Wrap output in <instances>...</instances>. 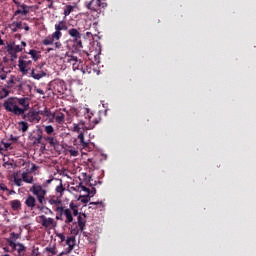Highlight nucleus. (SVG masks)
Returning <instances> with one entry per match:
<instances>
[{
	"label": "nucleus",
	"mask_w": 256,
	"mask_h": 256,
	"mask_svg": "<svg viewBox=\"0 0 256 256\" xmlns=\"http://www.w3.org/2000/svg\"><path fill=\"white\" fill-rule=\"evenodd\" d=\"M68 27L64 20H60L58 24H55V32L51 35L47 36L43 41L42 44L44 46H51L55 41H59L62 37L61 31H67Z\"/></svg>",
	"instance_id": "nucleus-1"
},
{
	"label": "nucleus",
	"mask_w": 256,
	"mask_h": 256,
	"mask_svg": "<svg viewBox=\"0 0 256 256\" xmlns=\"http://www.w3.org/2000/svg\"><path fill=\"white\" fill-rule=\"evenodd\" d=\"M75 112H76V116H77V117H84L85 119H87V120L89 121V123H90L89 126H88V127L85 126V128H86L87 130L93 129L94 126H95L96 124H98V121L92 120L93 114L90 113V110H89V109H87V108H85V107H81V108H79V109H76Z\"/></svg>",
	"instance_id": "nucleus-2"
},
{
	"label": "nucleus",
	"mask_w": 256,
	"mask_h": 256,
	"mask_svg": "<svg viewBox=\"0 0 256 256\" xmlns=\"http://www.w3.org/2000/svg\"><path fill=\"white\" fill-rule=\"evenodd\" d=\"M4 108L8 112H12L14 115L19 116L25 114V110L19 108L15 98H10L4 102Z\"/></svg>",
	"instance_id": "nucleus-3"
},
{
	"label": "nucleus",
	"mask_w": 256,
	"mask_h": 256,
	"mask_svg": "<svg viewBox=\"0 0 256 256\" xmlns=\"http://www.w3.org/2000/svg\"><path fill=\"white\" fill-rule=\"evenodd\" d=\"M30 192L33 193V195L36 196L38 202L41 204V205H45L47 204V201L45 200V196L47 195V190L43 189V186L41 185H33L31 188H30Z\"/></svg>",
	"instance_id": "nucleus-4"
},
{
	"label": "nucleus",
	"mask_w": 256,
	"mask_h": 256,
	"mask_svg": "<svg viewBox=\"0 0 256 256\" xmlns=\"http://www.w3.org/2000/svg\"><path fill=\"white\" fill-rule=\"evenodd\" d=\"M64 63L72 66L73 70H83V62L78 60L77 57L66 55L64 57Z\"/></svg>",
	"instance_id": "nucleus-5"
},
{
	"label": "nucleus",
	"mask_w": 256,
	"mask_h": 256,
	"mask_svg": "<svg viewBox=\"0 0 256 256\" xmlns=\"http://www.w3.org/2000/svg\"><path fill=\"white\" fill-rule=\"evenodd\" d=\"M22 115V118L27 122L36 124L39 123V121H41V116H39V112L37 111H30L27 114L24 113Z\"/></svg>",
	"instance_id": "nucleus-6"
},
{
	"label": "nucleus",
	"mask_w": 256,
	"mask_h": 256,
	"mask_svg": "<svg viewBox=\"0 0 256 256\" xmlns=\"http://www.w3.org/2000/svg\"><path fill=\"white\" fill-rule=\"evenodd\" d=\"M56 211L59 212L61 216L62 215L65 216L66 219L64 220V222L66 224H70V223L73 222V214H72L70 209L64 208V207L61 206V207H57Z\"/></svg>",
	"instance_id": "nucleus-7"
},
{
	"label": "nucleus",
	"mask_w": 256,
	"mask_h": 256,
	"mask_svg": "<svg viewBox=\"0 0 256 256\" xmlns=\"http://www.w3.org/2000/svg\"><path fill=\"white\" fill-rule=\"evenodd\" d=\"M6 51L9 55H11V60L13 61L17 59V53L23 51V48H21L19 45L8 44L6 46Z\"/></svg>",
	"instance_id": "nucleus-8"
},
{
	"label": "nucleus",
	"mask_w": 256,
	"mask_h": 256,
	"mask_svg": "<svg viewBox=\"0 0 256 256\" xmlns=\"http://www.w3.org/2000/svg\"><path fill=\"white\" fill-rule=\"evenodd\" d=\"M33 63V61L30 60H21L19 59L18 61V67L20 69V71L26 75L27 73H29V69H31V64Z\"/></svg>",
	"instance_id": "nucleus-9"
},
{
	"label": "nucleus",
	"mask_w": 256,
	"mask_h": 256,
	"mask_svg": "<svg viewBox=\"0 0 256 256\" xmlns=\"http://www.w3.org/2000/svg\"><path fill=\"white\" fill-rule=\"evenodd\" d=\"M32 78L35 80H41V78L47 76V73L43 71V65L37 66L35 69L31 72Z\"/></svg>",
	"instance_id": "nucleus-10"
},
{
	"label": "nucleus",
	"mask_w": 256,
	"mask_h": 256,
	"mask_svg": "<svg viewBox=\"0 0 256 256\" xmlns=\"http://www.w3.org/2000/svg\"><path fill=\"white\" fill-rule=\"evenodd\" d=\"M41 219V224L45 228H49L55 226V219L54 218H46L45 215H41L39 217Z\"/></svg>",
	"instance_id": "nucleus-11"
},
{
	"label": "nucleus",
	"mask_w": 256,
	"mask_h": 256,
	"mask_svg": "<svg viewBox=\"0 0 256 256\" xmlns=\"http://www.w3.org/2000/svg\"><path fill=\"white\" fill-rule=\"evenodd\" d=\"M86 218L87 216L84 213L79 214L77 217V224L81 232H83L86 229V222H87Z\"/></svg>",
	"instance_id": "nucleus-12"
},
{
	"label": "nucleus",
	"mask_w": 256,
	"mask_h": 256,
	"mask_svg": "<svg viewBox=\"0 0 256 256\" xmlns=\"http://www.w3.org/2000/svg\"><path fill=\"white\" fill-rule=\"evenodd\" d=\"M25 205L31 210H34L35 206H37V199L32 195H28V197L25 200Z\"/></svg>",
	"instance_id": "nucleus-13"
},
{
	"label": "nucleus",
	"mask_w": 256,
	"mask_h": 256,
	"mask_svg": "<svg viewBox=\"0 0 256 256\" xmlns=\"http://www.w3.org/2000/svg\"><path fill=\"white\" fill-rule=\"evenodd\" d=\"M16 101V105H21L22 107H24L22 110L25 111L29 110V101L27 100V98H15Z\"/></svg>",
	"instance_id": "nucleus-14"
},
{
	"label": "nucleus",
	"mask_w": 256,
	"mask_h": 256,
	"mask_svg": "<svg viewBox=\"0 0 256 256\" xmlns=\"http://www.w3.org/2000/svg\"><path fill=\"white\" fill-rule=\"evenodd\" d=\"M39 115H43L45 117L49 118V122H53V120H55V113H52L51 110L45 108L43 111H39L38 112Z\"/></svg>",
	"instance_id": "nucleus-15"
},
{
	"label": "nucleus",
	"mask_w": 256,
	"mask_h": 256,
	"mask_svg": "<svg viewBox=\"0 0 256 256\" xmlns=\"http://www.w3.org/2000/svg\"><path fill=\"white\" fill-rule=\"evenodd\" d=\"M54 119L56 123H58L59 125H62L65 122V115L62 112H56L54 113Z\"/></svg>",
	"instance_id": "nucleus-16"
},
{
	"label": "nucleus",
	"mask_w": 256,
	"mask_h": 256,
	"mask_svg": "<svg viewBox=\"0 0 256 256\" xmlns=\"http://www.w3.org/2000/svg\"><path fill=\"white\" fill-rule=\"evenodd\" d=\"M10 206H11L12 210L20 211L21 207H22V204H21L20 200H12V201H10Z\"/></svg>",
	"instance_id": "nucleus-17"
},
{
	"label": "nucleus",
	"mask_w": 256,
	"mask_h": 256,
	"mask_svg": "<svg viewBox=\"0 0 256 256\" xmlns=\"http://www.w3.org/2000/svg\"><path fill=\"white\" fill-rule=\"evenodd\" d=\"M10 28L13 33H16L19 29L23 30V22H12V24H10Z\"/></svg>",
	"instance_id": "nucleus-18"
},
{
	"label": "nucleus",
	"mask_w": 256,
	"mask_h": 256,
	"mask_svg": "<svg viewBox=\"0 0 256 256\" xmlns=\"http://www.w3.org/2000/svg\"><path fill=\"white\" fill-rule=\"evenodd\" d=\"M16 251L18 252L17 256H25V252L27 251V247L23 245V243H17Z\"/></svg>",
	"instance_id": "nucleus-19"
},
{
	"label": "nucleus",
	"mask_w": 256,
	"mask_h": 256,
	"mask_svg": "<svg viewBox=\"0 0 256 256\" xmlns=\"http://www.w3.org/2000/svg\"><path fill=\"white\" fill-rule=\"evenodd\" d=\"M81 34L78 35V37H74L72 38L73 39V43H74V46L76 47L77 50H80L83 48V45H82V41H81Z\"/></svg>",
	"instance_id": "nucleus-20"
},
{
	"label": "nucleus",
	"mask_w": 256,
	"mask_h": 256,
	"mask_svg": "<svg viewBox=\"0 0 256 256\" xmlns=\"http://www.w3.org/2000/svg\"><path fill=\"white\" fill-rule=\"evenodd\" d=\"M19 14H21L23 16L29 14V10H27V6H25V4H22V6H20V8L15 11L14 16H17Z\"/></svg>",
	"instance_id": "nucleus-21"
},
{
	"label": "nucleus",
	"mask_w": 256,
	"mask_h": 256,
	"mask_svg": "<svg viewBox=\"0 0 256 256\" xmlns=\"http://www.w3.org/2000/svg\"><path fill=\"white\" fill-rule=\"evenodd\" d=\"M66 244L68 245V252L72 251L75 246V237H67Z\"/></svg>",
	"instance_id": "nucleus-22"
},
{
	"label": "nucleus",
	"mask_w": 256,
	"mask_h": 256,
	"mask_svg": "<svg viewBox=\"0 0 256 256\" xmlns=\"http://www.w3.org/2000/svg\"><path fill=\"white\" fill-rule=\"evenodd\" d=\"M31 141L33 145H39L43 141V135L41 133H38L37 136H32Z\"/></svg>",
	"instance_id": "nucleus-23"
},
{
	"label": "nucleus",
	"mask_w": 256,
	"mask_h": 256,
	"mask_svg": "<svg viewBox=\"0 0 256 256\" xmlns=\"http://www.w3.org/2000/svg\"><path fill=\"white\" fill-rule=\"evenodd\" d=\"M44 139H45V141H47L48 143H49V145L51 146V147H54V148H56L58 145H59V143H58V141L55 139V137H44Z\"/></svg>",
	"instance_id": "nucleus-24"
},
{
	"label": "nucleus",
	"mask_w": 256,
	"mask_h": 256,
	"mask_svg": "<svg viewBox=\"0 0 256 256\" xmlns=\"http://www.w3.org/2000/svg\"><path fill=\"white\" fill-rule=\"evenodd\" d=\"M22 181L32 184L33 183V176H29L27 172L22 173Z\"/></svg>",
	"instance_id": "nucleus-25"
},
{
	"label": "nucleus",
	"mask_w": 256,
	"mask_h": 256,
	"mask_svg": "<svg viewBox=\"0 0 256 256\" xmlns=\"http://www.w3.org/2000/svg\"><path fill=\"white\" fill-rule=\"evenodd\" d=\"M18 126L23 133H25V132H27V130H29V124L25 121H20L18 123Z\"/></svg>",
	"instance_id": "nucleus-26"
},
{
	"label": "nucleus",
	"mask_w": 256,
	"mask_h": 256,
	"mask_svg": "<svg viewBox=\"0 0 256 256\" xmlns=\"http://www.w3.org/2000/svg\"><path fill=\"white\" fill-rule=\"evenodd\" d=\"M14 184L18 187L23 186V179L19 178V174L15 173L13 175Z\"/></svg>",
	"instance_id": "nucleus-27"
},
{
	"label": "nucleus",
	"mask_w": 256,
	"mask_h": 256,
	"mask_svg": "<svg viewBox=\"0 0 256 256\" xmlns=\"http://www.w3.org/2000/svg\"><path fill=\"white\" fill-rule=\"evenodd\" d=\"M70 232H71L72 235H75V236H77V235L80 234V233H83V235L86 236V233H85L84 231L81 232L80 227H78V226H76V227H71Z\"/></svg>",
	"instance_id": "nucleus-28"
},
{
	"label": "nucleus",
	"mask_w": 256,
	"mask_h": 256,
	"mask_svg": "<svg viewBox=\"0 0 256 256\" xmlns=\"http://www.w3.org/2000/svg\"><path fill=\"white\" fill-rule=\"evenodd\" d=\"M68 35L71 37V38H78L79 35H81L77 29L75 28H72L68 31Z\"/></svg>",
	"instance_id": "nucleus-29"
},
{
	"label": "nucleus",
	"mask_w": 256,
	"mask_h": 256,
	"mask_svg": "<svg viewBox=\"0 0 256 256\" xmlns=\"http://www.w3.org/2000/svg\"><path fill=\"white\" fill-rule=\"evenodd\" d=\"M53 45H54V48H48L47 49L48 53L51 52V51H55L56 49H60L62 47V44L59 41H55L53 43Z\"/></svg>",
	"instance_id": "nucleus-30"
},
{
	"label": "nucleus",
	"mask_w": 256,
	"mask_h": 256,
	"mask_svg": "<svg viewBox=\"0 0 256 256\" xmlns=\"http://www.w3.org/2000/svg\"><path fill=\"white\" fill-rule=\"evenodd\" d=\"M28 54L31 55L34 61L39 60V53L37 52V50H30Z\"/></svg>",
	"instance_id": "nucleus-31"
},
{
	"label": "nucleus",
	"mask_w": 256,
	"mask_h": 256,
	"mask_svg": "<svg viewBox=\"0 0 256 256\" xmlns=\"http://www.w3.org/2000/svg\"><path fill=\"white\" fill-rule=\"evenodd\" d=\"M7 244L12 248V251H17V243L11 239H6Z\"/></svg>",
	"instance_id": "nucleus-32"
},
{
	"label": "nucleus",
	"mask_w": 256,
	"mask_h": 256,
	"mask_svg": "<svg viewBox=\"0 0 256 256\" xmlns=\"http://www.w3.org/2000/svg\"><path fill=\"white\" fill-rule=\"evenodd\" d=\"M7 96H9V90L7 88L0 90V99H5Z\"/></svg>",
	"instance_id": "nucleus-33"
},
{
	"label": "nucleus",
	"mask_w": 256,
	"mask_h": 256,
	"mask_svg": "<svg viewBox=\"0 0 256 256\" xmlns=\"http://www.w3.org/2000/svg\"><path fill=\"white\" fill-rule=\"evenodd\" d=\"M74 9V6H66L65 10H64V16L67 17L70 15V13L73 11Z\"/></svg>",
	"instance_id": "nucleus-34"
},
{
	"label": "nucleus",
	"mask_w": 256,
	"mask_h": 256,
	"mask_svg": "<svg viewBox=\"0 0 256 256\" xmlns=\"http://www.w3.org/2000/svg\"><path fill=\"white\" fill-rule=\"evenodd\" d=\"M44 131L48 134L51 135L53 132H55V128L51 125H48L44 128Z\"/></svg>",
	"instance_id": "nucleus-35"
},
{
	"label": "nucleus",
	"mask_w": 256,
	"mask_h": 256,
	"mask_svg": "<svg viewBox=\"0 0 256 256\" xmlns=\"http://www.w3.org/2000/svg\"><path fill=\"white\" fill-rule=\"evenodd\" d=\"M78 139H79L80 143H81L84 147H86V146L88 145V144L85 142V140H84V134H83V132H81V133L79 134Z\"/></svg>",
	"instance_id": "nucleus-36"
},
{
	"label": "nucleus",
	"mask_w": 256,
	"mask_h": 256,
	"mask_svg": "<svg viewBox=\"0 0 256 256\" xmlns=\"http://www.w3.org/2000/svg\"><path fill=\"white\" fill-rule=\"evenodd\" d=\"M49 203H50L51 205H59V204L61 203V201H60L59 199L51 198V199L49 200Z\"/></svg>",
	"instance_id": "nucleus-37"
},
{
	"label": "nucleus",
	"mask_w": 256,
	"mask_h": 256,
	"mask_svg": "<svg viewBox=\"0 0 256 256\" xmlns=\"http://www.w3.org/2000/svg\"><path fill=\"white\" fill-rule=\"evenodd\" d=\"M19 238V234L15 233V232H12L10 234V238H7V239H11L15 242V239H18Z\"/></svg>",
	"instance_id": "nucleus-38"
},
{
	"label": "nucleus",
	"mask_w": 256,
	"mask_h": 256,
	"mask_svg": "<svg viewBox=\"0 0 256 256\" xmlns=\"http://www.w3.org/2000/svg\"><path fill=\"white\" fill-rule=\"evenodd\" d=\"M46 251L50 252L52 255L57 254V251H56L55 247L46 248Z\"/></svg>",
	"instance_id": "nucleus-39"
},
{
	"label": "nucleus",
	"mask_w": 256,
	"mask_h": 256,
	"mask_svg": "<svg viewBox=\"0 0 256 256\" xmlns=\"http://www.w3.org/2000/svg\"><path fill=\"white\" fill-rule=\"evenodd\" d=\"M73 131H74V132H77V133H82V132H81V128H80V126H79L78 124H75V125H74Z\"/></svg>",
	"instance_id": "nucleus-40"
},
{
	"label": "nucleus",
	"mask_w": 256,
	"mask_h": 256,
	"mask_svg": "<svg viewBox=\"0 0 256 256\" xmlns=\"http://www.w3.org/2000/svg\"><path fill=\"white\" fill-rule=\"evenodd\" d=\"M56 191L58 193H62L64 191V188H63L62 184H60L59 186L56 187Z\"/></svg>",
	"instance_id": "nucleus-41"
},
{
	"label": "nucleus",
	"mask_w": 256,
	"mask_h": 256,
	"mask_svg": "<svg viewBox=\"0 0 256 256\" xmlns=\"http://www.w3.org/2000/svg\"><path fill=\"white\" fill-rule=\"evenodd\" d=\"M89 205H90L89 208H95L94 206L96 205H102V202H91Z\"/></svg>",
	"instance_id": "nucleus-42"
},
{
	"label": "nucleus",
	"mask_w": 256,
	"mask_h": 256,
	"mask_svg": "<svg viewBox=\"0 0 256 256\" xmlns=\"http://www.w3.org/2000/svg\"><path fill=\"white\" fill-rule=\"evenodd\" d=\"M43 212H44L46 215H47V214L53 215V211H52L51 209L47 208V207L44 208V211H43Z\"/></svg>",
	"instance_id": "nucleus-43"
},
{
	"label": "nucleus",
	"mask_w": 256,
	"mask_h": 256,
	"mask_svg": "<svg viewBox=\"0 0 256 256\" xmlns=\"http://www.w3.org/2000/svg\"><path fill=\"white\" fill-rule=\"evenodd\" d=\"M69 208H70V210L72 211V210H74V209H77L78 206H77L76 204H74L73 202H71V203L69 204Z\"/></svg>",
	"instance_id": "nucleus-44"
},
{
	"label": "nucleus",
	"mask_w": 256,
	"mask_h": 256,
	"mask_svg": "<svg viewBox=\"0 0 256 256\" xmlns=\"http://www.w3.org/2000/svg\"><path fill=\"white\" fill-rule=\"evenodd\" d=\"M71 211H72V216H79V214H81L78 212V208L72 209Z\"/></svg>",
	"instance_id": "nucleus-45"
},
{
	"label": "nucleus",
	"mask_w": 256,
	"mask_h": 256,
	"mask_svg": "<svg viewBox=\"0 0 256 256\" xmlns=\"http://www.w3.org/2000/svg\"><path fill=\"white\" fill-rule=\"evenodd\" d=\"M58 238L61 240V242L65 241V236L62 233L57 234Z\"/></svg>",
	"instance_id": "nucleus-46"
},
{
	"label": "nucleus",
	"mask_w": 256,
	"mask_h": 256,
	"mask_svg": "<svg viewBox=\"0 0 256 256\" xmlns=\"http://www.w3.org/2000/svg\"><path fill=\"white\" fill-rule=\"evenodd\" d=\"M35 91L40 95H45V92L41 90L40 88H35Z\"/></svg>",
	"instance_id": "nucleus-47"
},
{
	"label": "nucleus",
	"mask_w": 256,
	"mask_h": 256,
	"mask_svg": "<svg viewBox=\"0 0 256 256\" xmlns=\"http://www.w3.org/2000/svg\"><path fill=\"white\" fill-rule=\"evenodd\" d=\"M15 83V80L14 79H10L9 81H8V87H13V84Z\"/></svg>",
	"instance_id": "nucleus-48"
},
{
	"label": "nucleus",
	"mask_w": 256,
	"mask_h": 256,
	"mask_svg": "<svg viewBox=\"0 0 256 256\" xmlns=\"http://www.w3.org/2000/svg\"><path fill=\"white\" fill-rule=\"evenodd\" d=\"M0 189H1L2 191H7V190H9V189H7V186H5V184H0Z\"/></svg>",
	"instance_id": "nucleus-49"
},
{
	"label": "nucleus",
	"mask_w": 256,
	"mask_h": 256,
	"mask_svg": "<svg viewBox=\"0 0 256 256\" xmlns=\"http://www.w3.org/2000/svg\"><path fill=\"white\" fill-rule=\"evenodd\" d=\"M45 208H46L45 205L40 204V205L37 206V209L40 210V211H44Z\"/></svg>",
	"instance_id": "nucleus-50"
},
{
	"label": "nucleus",
	"mask_w": 256,
	"mask_h": 256,
	"mask_svg": "<svg viewBox=\"0 0 256 256\" xmlns=\"http://www.w3.org/2000/svg\"><path fill=\"white\" fill-rule=\"evenodd\" d=\"M0 79H1V80L7 79V74L1 73V74H0Z\"/></svg>",
	"instance_id": "nucleus-51"
},
{
	"label": "nucleus",
	"mask_w": 256,
	"mask_h": 256,
	"mask_svg": "<svg viewBox=\"0 0 256 256\" xmlns=\"http://www.w3.org/2000/svg\"><path fill=\"white\" fill-rule=\"evenodd\" d=\"M82 191L87 192L88 194L90 193V190L86 188L85 186H81Z\"/></svg>",
	"instance_id": "nucleus-52"
},
{
	"label": "nucleus",
	"mask_w": 256,
	"mask_h": 256,
	"mask_svg": "<svg viewBox=\"0 0 256 256\" xmlns=\"http://www.w3.org/2000/svg\"><path fill=\"white\" fill-rule=\"evenodd\" d=\"M70 154H71L72 156H77V155H78V152L71 150V151H70Z\"/></svg>",
	"instance_id": "nucleus-53"
},
{
	"label": "nucleus",
	"mask_w": 256,
	"mask_h": 256,
	"mask_svg": "<svg viewBox=\"0 0 256 256\" xmlns=\"http://www.w3.org/2000/svg\"><path fill=\"white\" fill-rule=\"evenodd\" d=\"M4 147H5V149H8L9 147H11V144L10 143H5Z\"/></svg>",
	"instance_id": "nucleus-54"
},
{
	"label": "nucleus",
	"mask_w": 256,
	"mask_h": 256,
	"mask_svg": "<svg viewBox=\"0 0 256 256\" xmlns=\"http://www.w3.org/2000/svg\"><path fill=\"white\" fill-rule=\"evenodd\" d=\"M5 44V42L1 39V36H0V46H3Z\"/></svg>",
	"instance_id": "nucleus-55"
},
{
	"label": "nucleus",
	"mask_w": 256,
	"mask_h": 256,
	"mask_svg": "<svg viewBox=\"0 0 256 256\" xmlns=\"http://www.w3.org/2000/svg\"><path fill=\"white\" fill-rule=\"evenodd\" d=\"M32 171H35L37 170V166L36 165H33L32 168H31Z\"/></svg>",
	"instance_id": "nucleus-56"
},
{
	"label": "nucleus",
	"mask_w": 256,
	"mask_h": 256,
	"mask_svg": "<svg viewBox=\"0 0 256 256\" xmlns=\"http://www.w3.org/2000/svg\"><path fill=\"white\" fill-rule=\"evenodd\" d=\"M31 28L29 26H25L24 30L29 31Z\"/></svg>",
	"instance_id": "nucleus-57"
},
{
	"label": "nucleus",
	"mask_w": 256,
	"mask_h": 256,
	"mask_svg": "<svg viewBox=\"0 0 256 256\" xmlns=\"http://www.w3.org/2000/svg\"><path fill=\"white\" fill-rule=\"evenodd\" d=\"M3 249L5 252H9V247H4Z\"/></svg>",
	"instance_id": "nucleus-58"
},
{
	"label": "nucleus",
	"mask_w": 256,
	"mask_h": 256,
	"mask_svg": "<svg viewBox=\"0 0 256 256\" xmlns=\"http://www.w3.org/2000/svg\"><path fill=\"white\" fill-rule=\"evenodd\" d=\"M21 45H22L23 47H26V46H27V43L21 42Z\"/></svg>",
	"instance_id": "nucleus-59"
},
{
	"label": "nucleus",
	"mask_w": 256,
	"mask_h": 256,
	"mask_svg": "<svg viewBox=\"0 0 256 256\" xmlns=\"http://www.w3.org/2000/svg\"><path fill=\"white\" fill-rule=\"evenodd\" d=\"M1 72L5 73V67L2 66Z\"/></svg>",
	"instance_id": "nucleus-60"
},
{
	"label": "nucleus",
	"mask_w": 256,
	"mask_h": 256,
	"mask_svg": "<svg viewBox=\"0 0 256 256\" xmlns=\"http://www.w3.org/2000/svg\"><path fill=\"white\" fill-rule=\"evenodd\" d=\"M3 61H4V62H7V58H6V57H4V58H3Z\"/></svg>",
	"instance_id": "nucleus-61"
},
{
	"label": "nucleus",
	"mask_w": 256,
	"mask_h": 256,
	"mask_svg": "<svg viewBox=\"0 0 256 256\" xmlns=\"http://www.w3.org/2000/svg\"><path fill=\"white\" fill-rule=\"evenodd\" d=\"M41 144H42V148H45V143H42V142H41Z\"/></svg>",
	"instance_id": "nucleus-62"
},
{
	"label": "nucleus",
	"mask_w": 256,
	"mask_h": 256,
	"mask_svg": "<svg viewBox=\"0 0 256 256\" xmlns=\"http://www.w3.org/2000/svg\"><path fill=\"white\" fill-rule=\"evenodd\" d=\"M82 202L86 203V202H88V200H82Z\"/></svg>",
	"instance_id": "nucleus-63"
},
{
	"label": "nucleus",
	"mask_w": 256,
	"mask_h": 256,
	"mask_svg": "<svg viewBox=\"0 0 256 256\" xmlns=\"http://www.w3.org/2000/svg\"><path fill=\"white\" fill-rule=\"evenodd\" d=\"M3 256H11V255H9V254H5V255H3Z\"/></svg>",
	"instance_id": "nucleus-64"
}]
</instances>
